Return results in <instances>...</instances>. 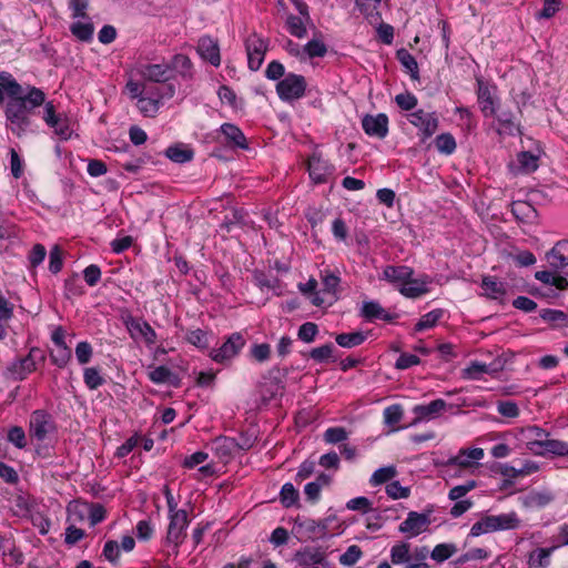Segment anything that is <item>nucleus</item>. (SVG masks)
I'll use <instances>...</instances> for the list:
<instances>
[{
	"mask_svg": "<svg viewBox=\"0 0 568 568\" xmlns=\"http://www.w3.org/2000/svg\"><path fill=\"white\" fill-rule=\"evenodd\" d=\"M362 126L367 135L384 139L388 134V118L384 113L367 114L362 119Z\"/></svg>",
	"mask_w": 568,
	"mask_h": 568,
	"instance_id": "obj_12",
	"label": "nucleus"
},
{
	"mask_svg": "<svg viewBox=\"0 0 568 568\" xmlns=\"http://www.w3.org/2000/svg\"><path fill=\"white\" fill-rule=\"evenodd\" d=\"M398 61L410 72L413 79H418V64L416 59L406 50L399 49L396 52Z\"/></svg>",
	"mask_w": 568,
	"mask_h": 568,
	"instance_id": "obj_38",
	"label": "nucleus"
},
{
	"mask_svg": "<svg viewBox=\"0 0 568 568\" xmlns=\"http://www.w3.org/2000/svg\"><path fill=\"white\" fill-rule=\"evenodd\" d=\"M24 102L26 113L28 116L32 113V110L45 103L44 92L36 87H28L27 93L19 94L14 98Z\"/></svg>",
	"mask_w": 568,
	"mask_h": 568,
	"instance_id": "obj_23",
	"label": "nucleus"
},
{
	"mask_svg": "<svg viewBox=\"0 0 568 568\" xmlns=\"http://www.w3.org/2000/svg\"><path fill=\"white\" fill-rule=\"evenodd\" d=\"M435 145L440 153L452 154L456 149V141L452 134L443 133L436 138Z\"/></svg>",
	"mask_w": 568,
	"mask_h": 568,
	"instance_id": "obj_45",
	"label": "nucleus"
},
{
	"mask_svg": "<svg viewBox=\"0 0 568 568\" xmlns=\"http://www.w3.org/2000/svg\"><path fill=\"white\" fill-rule=\"evenodd\" d=\"M166 156L176 163L189 162L193 158V151L180 145L170 146L165 151Z\"/></svg>",
	"mask_w": 568,
	"mask_h": 568,
	"instance_id": "obj_40",
	"label": "nucleus"
},
{
	"mask_svg": "<svg viewBox=\"0 0 568 568\" xmlns=\"http://www.w3.org/2000/svg\"><path fill=\"white\" fill-rule=\"evenodd\" d=\"M542 320L554 323L559 326L568 325V314L558 310H542L540 313Z\"/></svg>",
	"mask_w": 568,
	"mask_h": 568,
	"instance_id": "obj_46",
	"label": "nucleus"
},
{
	"mask_svg": "<svg viewBox=\"0 0 568 568\" xmlns=\"http://www.w3.org/2000/svg\"><path fill=\"white\" fill-rule=\"evenodd\" d=\"M318 333V327L315 323L306 322L300 326L297 336L305 343H312Z\"/></svg>",
	"mask_w": 568,
	"mask_h": 568,
	"instance_id": "obj_57",
	"label": "nucleus"
},
{
	"mask_svg": "<svg viewBox=\"0 0 568 568\" xmlns=\"http://www.w3.org/2000/svg\"><path fill=\"white\" fill-rule=\"evenodd\" d=\"M224 136V142L230 148L247 149L246 138L242 130L234 124L224 123L220 129Z\"/></svg>",
	"mask_w": 568,
	"mask_h": 568,
	"instance_id": "obj_20",
	"label": "nucleus"
},
{
	"mask_svg": "<svg viewBox=\"0 0 568 568\" xmlns=\"http://www.w3.org/2000/svg\"><path fill=\"white\" fill-rule=\"evenodd\" d=\"M187 525L189 519L186 510L180 509L170 516L166 541L172 544L175 549L183 542Z\"/></svg>",
	"mask_w": 568,
	"mask_h": 568,
	"instance_id": "obj_9",
	"label": "nucleus"
},
{
	"mask_svg": "<svg viewBox=\"0 0 568 568\" xmlns=\"http://www.w3.org/2000/svg\"><path fill=\"white\" fill-rule=\"evenodd\" d=\"M523 440H525L527 448L535 455H542L539 449L549 434L538 426H527L520 430Z\"/></svg>",
	"mask_w": 568,
	"mask_h": 568,
	"instance_id": "obj_14",
	"label": "nucleus"
},
{
	"mask_svg": "<svg viewBox=\"0 0 568 568\" xmlns=\"http://www.w3.org/2000/svg\"><path fill=\"white\" fill-rule=\"evenodd\" d=\"M306 80L303 75L288 73L276 84V92L282 101L291 102L304 97Z\"/></svg>",
	"mask_w": 568,
	"mask_h": 568,
	"instance_id": "obj_4",
	"label": "nucleus"
},
{
	"mask_svg": "<svg viewBox=\"0 0 568 568\" xmlns=\"http://www.w3.org/2000/svg\"><path fill=\"white\" fill-rule=\"evenodd\" d=\"M443 311L442 310H434L425 315L422 316L419 322L415 325L416 332H422L424 329L433 327L438 320L442 317Z\"/></svg>",
	"mask_w": 568,
	"mask_h": 568,
	"instance_id": "obj_48",
	"label": "nucleus"
},
{
	"mask_svg": "<svg viewBox=\"0 0 568 568\" xmlns=\"http://www.w3.org/2000/svg\"><path fill=\"white\" fill-rule=\"evenodd\" d=\"M362 557V550L357 545L349 546L346 551L339 557V562L344 566L351 567L355 565Z\"/></svg>",
	"mask_w": 568,
	"mask_h": 568,
	"instance_id": "obj_56",
	"label": "nucleus"
},
{
	"mask_svg": "<svg viewBox=\"0 0 568 568\" xmlns=\"http://www.w3.org/2000/svg\"><path fill=\"white\" fill-rule=\"evenodd\" d=\"M403 408L400 405H392L384 409V422L389 426L398 424L403 418Z\"/></svg>",
	"mask_w": 568,
	"mask_h": 568,
	"instance_id": "obj_53",
	"label": "nucleus"
},
{
	"mask_svg": "<svg viewBox=\"0 0 568 568\" xmlns=\"http://www.w3.org/2000/svg\"><path fill=\"white\" fill-rule=\"evenodd\" d=\"M126 326L131 331L132 336L138 334L148 345L155 344L156 333L148 322L134 320L131 317L126 322Z\"/></svg>",
	"mask_w": 568,
	"mask_h": 568,
	"instance_id": "obj_22",
	"label": "nucleus"
},
{
	"mask_svg": "<svg viewBox=\"0 0 568 568\" xmlns=\"http://www.w3.org/2000/svg\"><path fill=\"white\" fill-rule=\"evenodd\" d=\"M304 51L308 58H322L327 52L325 43L317 39H312L304 45Z\"/></svg>",
	"mask_w": 568,
	"mask_h": 568,
	"instance_id": "obj_50",
	"label": "nucleus"
},
{
	"mask_svg": "<svg viewBox=\"0 0 568 568\" xmlns=\"http://www.w3.org/2000/svg\"><path fill=\"white\" fill-rule=\"evenodd\" d=\"M493 531H495L493 515H487L471 526L470 536L477 537Z\"/></svg>",
	"mask_w": 568,
	"mask_h": 568,
	"instance_id": "obj_44",
	"label": "nucleus"
},
{
	"mask_svg": "<svg viewBox=\"0 0 568 568\" xmlns=\"http://www.w3.org/2000/svg\"><path fill=\"white\" fill-rule=\"evenodd\" d=\"M430 283V278L425 276L423 278L413 280L409 278L408 282H405L404 285L399 288L400 294L405 297L417 298L426 293H428L427 285Z\"/></svg>",
	"mask_w": 568,
	"mask_h": 568,
	"instance_id": "obj_25",
	"label": "nucleus"
},
{
	"mask_svg": "<svg viewBox=\"0 0 568 568\" xmlns=\"http://www.w3.org/2000/svg\"><path fill=\"white\" fill-rule=\"evenodd\" d=\"M71 32L82 41H89L93 36V26L91 23L77 22L71 26Z\"/></svg>",
	"mask_w": 568,
	"mask_h": 568,
	"instance_id": "obj_55",
	"label": "nucleus"
},
{
	"mask_svg": "<svg viewBox=\"0 0 568 568\" xmlns=\"http://www.w3.org/2000/svg\"><path fill=\"white\" fill-rule=\"evenodd\" d=\"M495 531L516 529L520 526V519L515 511L493 515Z\"/></svg>",
	"mask_w": 568,
	"mask_h": 568,
	"instance_id": "obj_29",
	"label": "nucleus"
},
{
	"mask_svg": "<svg viewBox=\"0 0 568 568\" xmlns=\"http://www.w3.org/2000/svg\"><path fill=\"white\" fill-rule=\"evenodd\" d=\"M197 52L202 59L209 61L212 65H220V48L217 41L213 40L211 37L205 36L199 40Z\"/></svg>",
	"mask_w": 568,
	"mask_h": 568,
	"instance_id": "obj_17",
	"label": "nucleus"
},
{
	"mask_svg": "<svg viewBox=\"0 0 568 568\" xmlns=\"http://www.w3.org/2000/svg\"><path fill=\"white\" fill-rule=\"evenodd\" d=\"M542 452L541 456H545L547 454L557 455V456H568V443L557 440V439H550L547 437L541 445V448H539Z\"/></svg>",
	"mask_w": 568,
	"mask_h": 568,
	"instance_id": "obj_34",
	"label": "nucleus"
},
{
	"mask_svg": "<svg viewBox=\"0 0 568 568\" xmlns=\"http://www.w3.org/2000/svg\"><path fill=\"white\" fill-rule=\"evenodd\" d=\"M511 212L517 219H530L535 214V209L527 202L517 201L511 204Z\"/></svg>",
	"mask_w": 568,
	"mask_h": 568,
	"instance_id": "obj_54",
	"label": "nucleus"
},
{
	"mask_svg": "<svg viewBox=\"0 0 568 568\" xmlns=\"http://www.w3.org/2000/svg\"><path fill=\"white\" fill-rule=\"evenodd\" d=\"M409 488L403 487L397 480L390 481L386 486V494L392 499L407 498L409 496Z\"/></svg>",
	"mask_w": 568,
	"mask_h": 568,
	"instance_id": "obj_61",
	"label": "nucleus"
},
{
	"mask_svg": "<svg viewBox=\"0 0 568 568\" xmlns=\"http://www.w3.org/2000/svg\"><path fill=\"white\" fill-rule=\"evenodd\" d=\"M409 558V545L407 542H400L392 547L390 560L394 565L407 562Z\"/></svg>",
	"mask_w": 568,
	"mask_h": 568,
	"instance_id": "obj_43",
	"label": "nucleus"
},
{
	"mask_svg": "<svg viewBox=\"0 0 568 568\" xmlns=\"http://www.w3.org/2000/svg\"><path fill=\"white\" fill-rule=\"evenodd\" d=\"M71 357H72V352L69 346L54 347L50 352V358H51L52 363L60 368L65 367L67 364L70 362Z\"/></svg>",
	"mask_w": 568,
	"mask_h": 568,
	"instance_id": "obj_39",
	"label": "nucleus"
},
{
	"mask_svg": "<svg viewBox=\"0 0 568 568\" xmlns=\"http://www.w3.org/2000/svg\"><path fill=\"white\" fill-rule=\"evenodd\" d=\"M414 270L406 265H387L383 270L382 278L396 285H404L405 282H408L410 277H413Z\"/></svg>",
	"mask_w": 568,
	"mask_h": 568,
	"instance_id": "obj_19",
	"label": "nucleus"
},
{
	"mask_svg": "<svg viewBox=\"0 0 568 568\" xmlns=\"http://www.w3.org/2000/svg\"><path fill=\"white\" fill-rule=\"evenodd\" d=\"M308 173L311 179L316 183H325L328 176L333 175L334 166L327 161L323 160L318 154L314 153L308 159Z\"/></svg>",
	"mask_w": 568,
	"mask_h": 568,
	"instance_id": "obj_13",
	"label": "nucleus"
},
{
	"mask_svg": "<svg viewBox=\"0 0 568 568\" xmlns=\"http://www.w3.org/2000/svg\"><path fill=\"white\" fill-rule=\"evenodd\" d=\"M44 361V352L38 347H32L27 356L17 358L7 367V375L14 381H23L37 369L39 363Z\"/></svg>",
	"mask_w": 568,
	"mask_h": 568,
	"instance_id": "obj_2",
	"label": "nucleus"
},
{
	"mask_svg": "<svg viewBox=\"0 0 568 568\" xmlns=\"http://www.w3.org/2000/svg\"><path fill=\"white\" fill-rule=\"evenodd\" d=\"M367 335L364 332L342 333L336 335V343L345 348H352L363 344Z\"/></svg>",
	"mask_w": 568,
	"mask_h": 568,
	"instance_id": "obj_32",
	"label": "nucleus"
},
{
	"mask_svg": "<svg viewBox=\"0 0 568 568\" xmlns=\"http://www.w3.org/2000/svg\"><path fill=\"white\" fill-rule=\"evenodd\" d=\"M286 27L288 32L296 38H304L306 36V28L302 19L297 16H288L286 19Z\"/></svg>",
	"mask_w": 568,
	"mask_h": 568,
	"instance_id": "obj_49",
	"label": "nucleus"
},
{
	"mask_svg": "<svg viewBox=\"0 0 568 568\" xmlns=\"http://www.w3.org/2000/svg\"><path fill=\"white\" fill-rule=\"evenodd\" d=\"M430 524L429 516L426 514H419L410 511L407 518L399 525V531L409 534L410 536H417L425 531Z\"/></svg>",
	"mask_w": 568,
	"mask_h": 568,
	"instance_id": "obj_15",
	"label": "nucleus"
},
{
	"mask_svg": "<svg viewBox=\"0 0 568 568\" xmlns=\"http://www.w3.org/2000/svg\"><path fill=\"white\" fill-rule=\"evenodd\" d=\"M8 440L18 448H24L27 446V437L22 427L13 426L8 432Z\"/></svg>",
	"mask_w": 568,
	"mask_h": 568,
	"instance_id": "obj_60",
	"label": "nucleus"
},
{
	"mask_svg": "<svg viewBox=\"0 0 568 568\" xmlns=\"http://www.w3.org/2000/svg\"><path fill=\"white\" fill-rule=\"evenodd\" d=\"M410 124L416 126L420 132V141L425 142L438 129V116L436 112H425L419 109L407 115Z\"/></svg>",
	"mask_w": 568,
	"mask_h": 568,
	"instance_id": "obj_6",
	"label": "nucleus"
},
{
	"mask_svg": "<svg viewBox=\"0 0 568 568\" xmlns=\"http://www.w3.org/2000/svg\"><path fill=\"white\" fill-rule=\"evenodd\" d=\"M141 77L151 82H165L170 78L171 68L168 64H145L139 70Z\"/></svg>",
	"mask_w": 568,
	"mask_h": 568,
	"instance_id": "obj_21",
	"label": "nucleus"
},
{
	"mask_svg": "<svg viewBox=\"0 0 568 568\" xmlns=\"http://www.w3.org/2000/svg\"><path fill=\"white\" fill-rule=\"evenodd\" d=\"M557 546L549 548H536L528 554L527 565L529 568H548L550 566V558Z\"/></svg>",
	"mask_w": 568,
	"mask_h": 568,
	"instance_id": "obj_24",
	"label": "nucleus"
},
{
	"mask_svg": "<svg viewBox=\"0 0 568 568\" xmlns=\"http://www.w3.org/2000/svg\"><path fill=\"white\" fill-rule=\"evenodd\" d=\"M186 341L199 347V348H205L207 347V336H206V333L200 328L197 329H193V331H189L186 333Z\"/></svg>",
	"mask_w": 568,
	"mask_h": 568,
	"instance_id": "obj_63",
	"label": "nucleus"
},
{
	"mask_svg": "<svg viewBox=\"0 0 568 568\" xmlns=\"http://www.w3.org/2000/svg\"><path fill=\"white\" fill-rule=\"evenodd\" d=\"M57 434L54 418L47 410H34L30 416L29 436L32 440L43 443L50 440Z\"/></svg>",
	"mask_w": 568,
	"mask_h": 568,
	"instance_id": "obj_1",
	"label": "nucleus"
},
{
	"mask_svg": "<svg viewBox=\"0 0 568 568\" xmlns=\"http://www.w3.org/2000/svg\"><path fill=\"white\" fill-rule=\"evenodd\" d=\"M0 87L2 92L4 91L10 99H14L23 93L21 84L17 82L11 73L6 71L0 72Z\"/></svg>",
	"mask_w": 568,
	"mask_h": 568,
	"instance_id": "obj_31",
	"label": "nucleus"
},
{
	"mask_svg": "<svg viewBox=\"0 0 568 568\" xmlns=\"http://www.w3.org/2000/svg\"><path fill=\"white\" fill-rule=\"evenodd\" d=\"M298 498L300 494L292 483H286L283 485L280 493V499L284 507L288 508L296 505Z\"/></svg>",
	"mask_w": 568,
	"mask_h": 568,
	"instance_id": "obj_41",
	"label": "nucleus"
},
{
	"mask_svg": "<svg viewBox=\"0 0 568 568\" xmlns=\"http://www.w3.org/2000/svg\"><path fill=\"white\" fill-rule=\"evenodd\" d=\"M494 116L497 119L499 123V133L505 132L509 135H514L515 132L519 131L517 124L514 121V114L511 111L497 109L496 114Z\"/></svg>",
	"mask_w": 568,
	"mask_h": 568,
	"instance_id": "obj_30",
	"label": "nucleus"
},
{
	"mask_svg": "<svg viewBox=\"0 0 568 568\" xmlns=\"http://www.w3.org/2000/svg\"><path fill=\"white\" fill-rule=\"evenodd\" d=\"M396 476H397V469L395 466L382 467L374 471V474L371 477L369 483L372 486H378V485L385 484L387 481H390Z\"/></svg>",
	"mask_w": 568,
	"mask_h": 568,
	"instance_id": "obj_36",
	"label": "nucleus"
},
{
	"mask_svg": "<svg viewBox=\"0 0 568 568\" xmlns=\"http://www.w3.org/2000/svg\"><path fill=\"white\" fill-rule=\"evenodd\" d=\"M362 316L369 321L383 320L392 322L395 316L386 312L377 302H365L362 307Z\"/></svg>",
	"mask_w": 568,
	"mask_h": 568,
	"instance_id": "obj_28",
	"label": "nucleus"
},
{
	"mask_svg": "<svg viewBox=\"0 0 568 568\" xmlns=\"http://www.w3.org/2000/svg\"><path fill=\"white\" fill-rule=\"evenodd\" d=\"M484 458L481 448L462 449L458 455L450 457L445 466L447 471H454V475L463 470H471L478 467V462Z\"/></svg>",
	"mask_w": 568,
	"mask_h": 568,
	"instance_id": "obj_5",
	"label": "nucleus"
},
{
	"mask_svg": "<svg viewBox=\"0 0 568 568\" xmlns=\"http://www.w3.org/2000/svg\"><path fill=\"white\" fill-rule=\"evenodd\" d=\"M138 108L144 115L153 116L160 108V101L155 97H141L138 100Z\"/></svg>",
	"mask_w": 568,
	"mask_h": 568,
	"instance_id": "obj_42",
	"label": "nucleus"
},
{
	"mask_svg": "<svg viewBox=\"0 0 568 568\" xmlns=\"http://www.w3.org/2000/svg\"><path fill=\"white\" fill-rule=\"evenodd\" d=\"M518 163L525 173L534 172L538 168V158L529 152L518 154Z\"/></svg>",
	"mask_w": 568,
	"mask_h": 568,
	"instance_id": "obj_52",
	"label": "nucleus"
},
{
	"mask_svg": "<svg viewBox=\"0 0 568 568\" xmlns=\"http://www.w3.org/2000/svg\"><path fill=\"white\" fill-rule=\"evenodd\" d=\"M329 483L331 476L324 473L320 474L314 481H311L305 485L304 494L306 496V499L313 504L318 501L322 488L328 486Z\"/></svg>",
	"mask_w": 568,
	"mask_h": 568,
	"instance_id": "obj_26",
	"label": "nucleus"
},
{
	"mask_svg": "<svg viewBox=\"0 0 568 568\" xmlns=\"http://www.w3.org/2000/svg\"><path fill=\"white\" fill-rule=\"evenodd\" d=\"M549 265L558 272L568 266V241H559L546 254Z\"/></svg>",
	"mask_w": 568,
	"mask_h": 568,
	"instance_id": "obj_18",
	"label": "nucleus"
},
{
	"mask_svg": "<svg viewBox=\"0 0 568 568\" xmlns=\"http://www.w3.org/2000/svg\"><path fill=\"white\" fill-rule=\"evenodd\" d=\"M93 349L88 342H80L75 347V356L79 364L84 365L91 361Z\"/></svg>",
	"mask_w": 568,
	"mask_h": 568,
	"instance_id": "obj_64",
	"label": "nucleus"
},
{
	"mask_svg": "<svg viewBox=\"0 0 568 568\" xmlns=\"http://www.w3.org/2000/svg\"><path fill=\"white\" fill-rule=\"evenodd\" d=\"M544 8L539 11L536 17L538 19H550L552 18L561 7V0H542Z\"/></svg>",
	"mask_w": 568,
	"mask_h": 568,
	"instance_id": "obj_58",
	"label": "nucleus"
},
{
	"mask_svg": "<svg viewBox=\"0 0 568 568\" xmlns=\"http://www.w3.org/2000/svg\"><path fill=\"white\" fill-rule=\"evenodd\" d=\"M334 351V345L328 343L323 346L313 348L310 353L311 358H313L315 362L323 363L328 361Z\"/></svg>",
	"mask_w": 568,
	"mask_h": 568,
	"instance_id": "obj_59",
	"label": "nucleus"
},
{
	"mask_svg": "<svg viewBox=\"0 0 568 568\" xmlns=\"http://www.w3.org/2000/svg\"><path fill=\"white\" fill-rule=\"evenodd\" d=\"M296 524L303 529L308 538L318 537L325 534L326 525L311 518L297 519Z\"/></svg>",
	"mask_w": 568,
	"mask_h": 568,
	"instance_id": "obj_35",
	"label": "nucleus"
},
{
	"mask_svg": "<svg viewBox=\"0 0 568 568\" xmlns=\"http://www.w3.org/2000/svg\"><path fill=\"white\" fill-rule=\"evenodd\" d=\"M295 560L300 566L333 568L327 560L325 550L320 547H305L295 554Z\"/></svg>",
	"mask_w": 568,
	"mask_h": 568,
	"instance_id": "obj_10",
	"label": "nucleus"
},
{
	"mask_svg": "<svg viewBox=\"0 0 568 568\" xmlns=\"http://www.w3.org/2000/svg\"><path fill=\"white\" fill-rule=\"evenodd\" d=\"M445 407L446 402L444 399H435L427 405H416L413 408L415 418L413 419L412 425L437 417Z\"/></svg>",
	"mask_w": 568,
	"mask_h": 568,
	"instance_id": "obj_16",
	"label": "nucleus"
},
{
	"mask_svg": "<svg viewBox=\"0 0 568 568\" xmlns=\"http://www.w3.org/2000/svg\"><path fill=\"white\" fill-rule=\"evenodd\" d=\"M7 128L17 136H22L31 124L30 116L26 113L24 102L10 99L4 109Z\"/></svg>",
	"mask_w": 568,
	"mask_h": 568,
	"instance_id": "obj_3",
	"label": "nucleus"
},
{
	"mask_svg": "<svg viewBox=\"0 0 568 568\" xmlns=\"http://www.w3.org/2000/svg\"><path fill=\"white\" fill-rule=\"evenodd\" d=\"M456 551L457 547L454 544H438L432 550L430 557L432 559L440 564L449 559L454 554H456Z\"/></svg>",
	"mask_w": 568,
	"mask_h": 568,
	"instance_id": "obj_37",
	"label": "nucleus"
},
{
	"mask_svg": "<svg viewBox=\"0 0 568 568\" xmlns=\"http://www.w3.org/2000/svg\"><path fill=\"white\" fill-rule=\"evenodd\" d=\"M245 49L247 53V64L252 71H257L267 51V41L257 34H251L245 41Z\"/></svg>",
	"mask_w": 568,
	"mask_h": 568,
	"instance_id": "obj_8",
	"label": "nucleus"
},
{
	"mask_svg": "<svg viewBox=\"0 0 568 568\" xmlns=\"http://www.w3.org/2000/svg\"><path fill=\"white\" fill-rule=\"evenodd\" d=\"M244 345V336L241 333H233L220 348L210 352V357L216 363L224 364L235 357Z\"/></svg>",
	"mask_w": 568,
	"mask_h": 568,
	"instance_id": "obj_7",
	"label": "nucleus"
},
{
	"mask_svg": "<svg viewBox=\"0 0 568 568\" xmlns=\"http://www.w3.org/2000/svg\"><path fill=\"white\" fill-rule=\"evenodd\" d=\"M481 288L484 290V295L491 300H499L507 292L506 284L493 276H485L483 278Z\"/></svg>",
	"mask_w": 568,
	"mask_h": 568,
	"instance_id": "obj_27",
	"label": "nucleus"
},
{
	"mask_svg": "<svg viewBox=\"0 0 568 568\" xmlns=\"http://www.w3.org/2000/svg\"><path fill=\"white\" fill-rule=\"evenodd\" d=\"M47 125L53 129L54 134L58 135L61 140H69L72 135V129L70 126L69 120L62 114L52 120L50 123H47Z\"/></svg>",
	"mask_w": 568,
	"mask_h": 568,
	"instance_id": "obj_33",
	"label": "nucleus"
},
{
	"mask_svg": "<svg viewBox=\"0 0 568 568\" xmlns=\"http://www.w3.org/2000/svg\"><path fill=\"white\" fill-rule=\"evenodd\" d=\"M396 104L405 111H410L417 105V98L410 92L399 93L395 97Z\"/></svg>",
	"mask_w": 568,
	"mask_h": 568,
	"instance_id": "obj_62",
	"label": "nucleus"
},
{
	"mask_svg": "<svg viewBox=\"0 0 568 568\" xmlns=\"http://www.w3.org/2000/svg\"><path fill=\"white\" fill-rule=\"evenodd\" d=\"M170 68L176 70L183 77H191L192 74V62L190 58L184 54L174 55Z\"/></svg>",
	"mask_w": 568,
	"mask_h": 568,
	"instance_id": "obj_47",
	"label": "nucleus"
},
{
	"mask_svg": "<svg viewBox=\"0 0 568 568\" xmlns=\"http://www.w3.org/2000/svg\"><path fill=\"white\" fill-rule=\"evenodd\" d=\"M84 383L90 389H97L104 383V378L100 375L95 367H88L83 374Z\"/></svg>",
	"mask_w": 568,
	"mask_h": 568,
	"instance_id": "obj_51",
	"label": "nucleus"
},
{
	"mask_svg": "<svg viewBox=\"0 0 568 568\" xmlns=\"http://www.w3.org/2000/svg\"><path fill=\"white\" fill-rule=\"evenodd\" d=\"M477 99L484 116L496 114L498 99L495 97V88H490L481 79H477Z\"/></svg>",
	"mask_w": 568,
	"mask_h": 568,
	"instance_id": "obj_11",
	"label": "nucleus"
}]
</instances>
